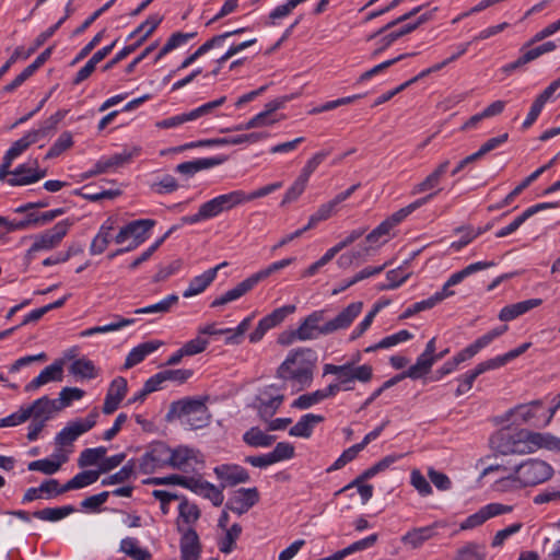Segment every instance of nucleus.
Masks as SVG:
<instances>
[{
  "label": "nucleus",
  "mask_w": 560,
  "mask_h": 560,
  "mask_svg": "<svg viewBox=\"0 0 560 560\" xmlns=\"http://www.w3.org/2000/svg\"><path fill=\"white\" fill-rule=\"evenodd\" d=\"M362 307V302H352L335 318L328 320L322 326L319 323L325 318V311H314L301 322L300 326L295 330H293V338H298L300 341H306L316 339L320 335L326 336L337 330L346 329L358 317Z\"/></svg>",
  "instance_id": "nucleus-1"
},
{
  "label": "nucleus",
  "mask_w": 560,
  "mask_h": 560,
  "mask_svg": "<svg viewBox=\"0 0 560 560\" xmlns=\"http://www.w3.org/2000/svg\"><path fill=\"white\" fill-rule=\"evenodd\" d=\"M315 353L312 349L292 350L278 366L276 376L284 383L298 386V390L308 387L313 381Z\"/></svg>",
  "instance_id": "nucleus-2"
},
{
  "label": "nucleus",
  "mask_w": 560,
  "mask_h": 560,
  "mask_svg": "<svg viewBox=\"0 0 560 560\" xmlns=\"http://www.w3.org/2000/svg\"><path fill=\"white\" fill-rule=\"evenodd\" d=\"M207 398L185 397L173 401L165 415L167 422L179 419L182 424L198 430L210 423L211 415L206 405Z\"/></svg>",
  "instance_id": "nucleus-3"
},
{
  "label": "nucleus",
  "mask_w": 560,
  "mask_h": 560,
  "mask_svg": "<svg viewBox=\"0 0 560 560\" xmlns=\"http://www.w3.org/2000/svg\"><path fill=\"white\" fill-rule=\"evenodd\" d=\"M361 360V354L358 353L352 362H346L341 365L327 363L324 365V375H336L337 382L341 390H353L354 381L361 383H369L373 377V368L370 364L355 365V362Z\"/></svg>",
  "instance_id": "nucleus-4"
},
{
  "label": "nucleus",
  "mask_w": 560,
  "mask_h": 560,
  "mask_svg": "<svg viewBox=\"0 0 560 560\" xmlns=\"http://www.w3.org/2000/svg\"><path fill=\"white\" fill-rule=\"evenodd\" d=\"M533 431L520 430L515 433L500 431L491 438L492 447L502 455H526L534 453Z\"/></svg>",
  "instance_id": "nucleus-5"
},
{
  "label": "nucleus",
  "mask_w": 560,
  "mask_h": 560,
  "mask_svg": "<svg viewBox=\"0 0 560 560\" xmlns=\"http://www.w3.org/2000/svg\"><path fill=\"white\" fill-rule=\"evenodd\" d=\"M524 488L540 485L553 476V468L545 460L529 458L514 467Z\"/></svg>",
  "instance_id": "nucleus-6"
},
{
  "label": "nucleus",
  "mask_w": 560,
  "mask_h": 560,
  "mask_svg": "<svg viewBox=\"0 0 560 560\" xmlns=\"http://www.w3.org/2000/svg\"><path fill=\"white\" fill-rule=\"evenodd\" d=\"M72 224V221L66 219L56 223L51 229L36 235L33 245L26 252V261L30 262L33 259V254L36 252L49 250L57 247L67 235Z\"/></svg>",
  "instance_id": "nucleus-7"
},
{
  "label": "nucleus",
  "mask_w": 560,
  "mask_h": 560,
  "mask_svg": "<svg viewBox=\"0 0 560 560\" xmlns=\"http://www.w3.org/2000/svg\"><path fill=\"white\" fill-rule=\"evenodd\" d=\"M97 417V410L93 409L84 419L70 421L55 438V443L59 446V450L72 446L80 435L89 432L96 424Z\"/></svg>",
  "instance_id": "nucleus-8"
},
{
  "label": "nucleus",
  "mask_w": 560,
  "mask_h": 560,
  "mask_svg": "<svg viewBox=\"0 0 560 560\" xmlns=\"http://www.w3.org/2000/svg\"><path fill=\"white\" fill-rule=\"evenodd\" d=\"M282 389L283 387L272 384L259 392L256 400L258 402V415L262 420L267 421L273 417L284 401Z\"/></svg>",
  "instance_id": "nucleus-9"
},
{
  "label": "nucleus",
  "mask_w": 560,
  "mask_h": 560,
  "mask_svg": "<svg viewBox=\"0 0 560 560\" xmlns=\"http://www.w3.org/2000/svg\"><path fill=\"white\" fill-rule=\"evenodd\" d=\"M165 466H167V445L164 442L152 443L138 460V468L144 475Z\"/></svg>",
  "instance_id": "nucleus-10"
},
{
  "label": "nucleus",
  "mask_w": 560,
  "mask_h": 560,
  "mask_svg": "<svg viewBox=\"0 0 560 560\" xmlns=\"http://www.w3.org/2000/svg\"><path fill=\"white\" fill-rule=\"evenodd\" d=\"M260 495L256 487L240 488L225 503V509L243 515L259 502Z\"/></svg>",
  "instance_id": "nucleus-11"
},
{
  "label": "nucleus",
  "mask_w": 560,
  "mask_h": 560,
  "mask_svg": "<svg viewBox=\"0 0 560 560\" xmlns=\"http://www.w3.org/2000/svg\"><path fill=\"white\" fill-rule=\"evenodd\" d=\"M140 153V148H133L132 151H124L114 154L107 159L97 161L94 167L82 174V179H88L93 176L106 173L110 168L120 167L131 161V159Z\"/></svg>",
  "instance_id": "nucleus-12"
},
{
  "label": "nucleus",
  "mask_w": 560,
  "mask_h": 560,
  "mask_svg": "<svg viewBox=\"0 0 560 560\" xmlns=\"http://www.w3.org/2000/svg\"><path fill=\"white\" fill-rule=\"evenodd\" d=\"M513 510L511 505H505L502 503H489L482 506L476 513L469 515L462 524L460 529H471L482 525L489 518L502 515L505 513H510Z\"/></svg>",
  "instance_id": "nucleus-13"
},
{
  "label": "nucleus",
  "mask_w": 560,
  "mask_h": 560,
  "mask_svg": "<svg viewBox=\"0 0 560 560\" xmlns=\"http://www.w3.org/2000/svg\"><path fill=\"white\" fill-rule=\"evenodd\" d=\"M217 478L221 481L222 489L245 483L250 480L248 471L236 464H222L213 469Z\"/></svg>",
  "instance_id": "nucleus-14"
},
{
  "label": "nucleus",
  "mask_w": 560,
  "mask_h": 560,
  "mask_svg": "<svg viewBox=\"0 0 560 560\" xmlns=\"http://www.w3.org/2000/svg\"><path fill=\"white\" fill-rule=\"evenodd\" d=\"M128 390L127 380L122 376L114 378L105 396L103 412L112 415L117 410Z\"/></svg>",
  "instance_id": "nucleus-15"
},
{
  "label": "nucleus",
  "mask_w": 560,
  "mask_h": 560,
  "mask_svg": "<svg viewBox=\"0 0 560 560\" xmlns=\"http://www.w3.org/2000/svg\"><path fill=\"white\" fill-rule=\"evenodd\" d=\"M438 523H433L423 527H415L402 535L400 541L410 549H419L438 535Z\"/></svg>",
  "instance_id": "nucleus-16"
},
{
  "label": "nucleus",
  "mask_w": 560,
  "mask_h": 560,
  "mask_svg": "<svg viewBox=\"0 0 560 560\" xmlns=\"http://www.w3.org/2000/svg\"><path fill=\"white\" fill-rule=\"evenodd\" d=\"M228 266L226 261L219 264L218 266L206 270L203 273L194 277L187 289L184 291V298H191L202 293L215 279L218 271Z\"/></svg>",
  "instance_id": "nucleus-17"
},
{
  "label": "nucleus",
  "mask_w": 560,
  "mask_h": 560,
  "mask_svg": "<svg viewBox=\"0 0 560 560\" xmlns=\"http://www.w3.org/2000/svg\"><path fill=\"white\" fill-rule=\"evenodd\" d=\"M180 560H199L201 544L197 532L189 527L183 532L179 541Z\"/></svg>",
  "instance_id": "nucleus-18"
},
{
  "label": "nucleus",
  "mask_w": 560,
  "mask_h": 560,
  "mask_svg": "<svg viewBox=\"0 0 560 560\" xmlns=\"http://www.w3.org/2000/svg\"><path fill=\"white\" fill-rule=\"evenodd\" d=\"M63 375V362L61 360L55 361L52 364L46 366L35 378H33L26 386L25 392L35 390L49 382H59Z\"/></svg>",
  "instance_id": "nucleus-19"
},
{
  "label": "nucleus",
  "mask_w": 560,
  "mask_h": 560,
  "mask_svg": "<svg viewBox=\"0 0 560 560\" xmlns=\"http://www.w3.org/2000/svg\"><path fill=\"white\" fill-rule=\"evenodd\" d=\"M225 156H212V158H202L196 159L192 161H187L178 164L175 171L185 176H194L196 173L214 167L217 165L225 162Z\"/></svg>",
  "instance_id": "nucleus-20"
},
{
  "label": "nucleus",
  "mask_w": 560,
  "mask_h": 560,
  "mask_svg": "<svg viewBox=\"0 0 560 560\" xmlns=\"http://www.w3.org/2000/svg\"><path fill=\"white\" fill-rule=\"evenodd\" d=\"M58 405L57 399H49L47 396H43L24 409L30 412V418L45 419L47 422L52 417V413L62 410Z\"/></svg>",
  "instance_id": "nucleus-21"
},
{
  "label": "nucleus",
  "mask_w": 560,
  "mask_h": 560,
  "mask_svg": "<svg viewBox=\"0 0 560 560\" xmlns=\"http://www.w3.org/2000/svg\"><path fill=\"white\" fill-rule=\"evenodd\" d=\"M541 299H529L506 305L500 311L499 318L502 322L513 320L516 317L527 313L528 311L541 305Z\"/></svg>",
  "instance_id": "nucleus-22"
},
{
  "label": "nucleus",
  "mask_w": 560,
  "mask_h": 560,
  "mask_svg": "<svg viewBox=\"0 0 560 560\" xmlns=\"http://www.w3.org/2000/svg\"><path fill=\"white\" fill-rule=\"evenodd\" d=\"M256 287L255 281L253 280L252 276L240 282L236 287L233 289L226 291L224 294L220 295L219 298L214 299L211 302V307H218L225 305L230 302H233L243 295H245L247 292L253 290Z\"/></svg>",
  "instance_id": "nucleus-23"
},
{
  "label": "nucleus",
  "mask_w": 560,
  "mask_h": 560,
  "mask_svg": "<svg viewBox=\"0 0 560 560\" xmlns=\"http://www.w3.org/2000/svg\"><path fill=\"white\" fill-rule=\"evenodd\" d=\"M162 346L161 341H147L132 348L127 354L124 369H131L135 365L141 363L149 354L158 350Z\"/></svg>",
  "instance_id": "nucleus-24"
},
{
  "label": "nucleus",
  "mask_w": 560,
  "mask_h": 560,
  "mask_svg": "<svg viewBox=\"0 0 560 560\" xmlns=\"http://www.w3.org/2000/svg\"><path fill=\"white\" fill-rule=\"evenodd\" d=\"M450 161L445 160L440 163L422 182L415 185L412 194H421L428 190L436 189L441 183L442 177L447 172Z\"/></svg>",
  "instance_id": "nucleus-25"
},
{
  "label": "nucleus",
  "mask_w": 560,
  "mask_h": 560,
  "mask_svg": "<svg viewBox=\"0 0 560 560\" xmlns=\"http://www.w3.org/2000/svg\"><path fill=\"white\" fill-rule=\"evenodd\" d=\"M56 460L49 458L33 460L28 464L27 468L32 471H40L46 475H52L57 472L61 465L68 460L67 454L62 453V450H58L57 453L52 454Z\"/></svg>",
  "instance_id": "nucleus-26"
},
{
  "label": "nucleus",
  "mask_w": 560,
  "mask_h": 560,
  "mask_svg": "<svg viewBox=\"0 0 560 560\" xmlns=\"http://www.w3.org/2000/svg\"><path fill=\"white\" fill-rule=\"evenodd\" d=\"M325 420L324 416L306 413L289 430L291 436L308 439L315 424Z\"/></svg>",
  "instance_id": "nucleus-27"
},
{
  "label": "nucleus",
  "mask_w": 560,
  "mask_h": 560,
  "mask_svg": "<svg viewBox=\"0 0 560 560\" xmlns=\"http://www.w3.org/2000/svg\"><path fill=\"white\" fill-rule=\"evenodd\" d=\"M441 189H436L435 191L419 198L415 200L413 202L409 203L408 206L399 209L398 211L394 212L390 217H388L386 220L389 222L390 226L394 228L397 224H399L401 221H404L409 214H411L413 211L429 202L433 197H435Z\"/></svg>",
  "instance_id": "nucleus-28"
},
{
  "label": "nucleus",
  "mask_w": 560,
  "mask_h": 560,
  "mask_svg": "<svg viewBox=\"0 0 560 560\" xmlns=\"http://www.w3.org/2000/svg\"><path fill=\"white\" fill-rule=\"evenodd\" d=\"M153 219H139L128 223L130 236L133 238L131 246H139L148 238V232L155 225Z\"/></svg>",
  "instance_id": "nucleus-29"
},
{
  "label": "nucleus",
  "mask_w": 560,
  "mask_h": 560,
  "mask_svg": "<svg viewBox=\"0 0 560 560\" xmlns=\"http://www.w3.org/2000/svg\"><path fill=\"white\" fill-rule=\"evenodd\" d=\"M243 441L250 447H269L276 441V435H269L258 427H252L243 434Z\"/></svg>",
  "instance_id": "nucleus-30"
},
{
  "label": "nucleus",
  "mask_w": 560,
  "mask_h": 560,
  "mask_svg": "<svg viewBox=\"0 0 560 560\" xmlns=\"http://www.w3.org/2000/svg\"><path fill=\"white\" fill-rule=\"evenodd\" d=\"M75 195L81 196L83 199L96 202L102 199H114L121 195L119 189H102L96 191L93 189V185H85L74 191Z\"/></svg>",
  "instance_id": "nucleus-31"
},
{
  "label": "nucleus",
  "mask_w": 560,
  "mask_h": 560,
  "mask_svg": "<svg viewBox=\"0 0 560 560\" xmlns=\"http://www.w3.org/2000/svg\"><path fill=\"white\" fill-rule=\"evenodd\" d=\"M119 550L132 560H150L152 558L151 552L148 549L139 547L138 540L133 537L121 539Z\"/></svg>",
  "instance_id": "nucleus-32"
},
{
  "label": "nucleus",
  "mask_w": 560,
  "mask_h": 560,
  "mask_svg": "<svg viewBox=\"0 0 560 560\" xmlns=\"http://www.w3.org/2000/svg\"><path fill=\"white\" fill-rule=\"evenodd\" d=\"M194 458V450L187 446H177L172 450L167 446V466L180 469Z\"/></svg>",
  "instance_id": "nucleus-33"
},
{
  "label": "nucleus",
  "mask_w": 560,
  "mask_h": 560,
  "mask_svg": "<svg viewBox=\"0 0 560 560\" xmlns=\"http://www.w3.org/2000/svg\"><path fill=\"white\" fill-rule=\"evenodd\" d=\"M73 512H75V508L73 505H63L59 508H45L43 510L35 511L32 515L42 521L57 522Z\"/></svg>",
  "instance_id": "nucleus-34"
},
{
  "label": "nucleus",
  "mask_w": 560,
  "mask_h": 560,
  "mask_svg": "<svg viewBox=\"0 0 560 560\" xmlns=\"http://www.w3.org/2000/svg\"><path fill=\"white\" fill-rule=\"evenodd\" d=\"M163 16L160 14L150 15L144 22H142L135 31H132L128 39H131L139 34L143 33L136 43H140V46L147 40V38L156 30L161 24Z\"/></svg>",
  "instance_id": "nucleus-35"
},
{
  "label": "nucleus",
  "mask_w": 560,
  "mask_h": 560,
  "mask_svg": "<svg viewBox=\"0 0 560 560\" xmlns=\"http://www.w3.org/2000/svg\"><path fill=\"white\" fill-rule=\"evenodd\" d=\"M494 261H477L474 264H470L463 268L462 270L453 273L446 281V287H453L458 283H460L465 278L469 277L470 275L478 272L480 270H485L487 268H490L494 266Z\"/></svg>",
  "instance_id": "nucleus-36"
},
{
  "label": "nucleus",
  "mask_w": 560,
  "mask_h": 560,
  "mask_svg": "<svg viewBox=\"0 0 560 560\" xmlns=\"http://www.w3.org/2000/svg\"><path fill=\"white\" fill-rule=\"evenodd\" d=\"M69 373L85 380H92L97 376L94 363L85 358L75 359L69 366Z\"/></svg>",
  "instance_id": "nucleus-37"
},
{
  "label": "nucleus",
  "mask_w": 560,
  "mask_h": 560,
  "mask_svg": "<svg viewBox=\"0 0 560 560\" xmlns=\"http://www.w3.org/2000/svg\"><path fill=\"white\" fill-rule=\"evenodd\" d=\"M37 141L38 139L36 137V133L30 130L22 138L13 142L10 149L4 153V155L8 156V160L14 161Z\"/></svg>",
  "instance_id": "nucleus-38"
},
{
  "label": "nucleus",
  "mask_w": 560,
  "mask_h": 560,
  "mask_svg": "<svg viewBox=\"0 0 560 560\" xmlns=\"http://www.w3.org/2000/svg\"><path fill=\"white\" fill-rule=\"evenodd\" d=\"M178 295L170 294L155 304L135 310L133 313L138 315L152 313L165 314L168 313L171 308L178 303Z\"/></svg>",
  "instance_id": "nucleus-39"
},
{
  "label": "nucleus",
  "mask_w": 560,
  "mask_h": 560,
  "mask_svg": "<svg viewBox=\"0 0 560 560\" xmlns=\"http://www.w3.org/2000/svg\"><path fill=\"white\" fill-rule=\"evenodd\" d=\"M136 468L137 462L129 459L117 472L104 478L101 483L102 486L122 483L135 475Z\"/></svg>",
  "instance_id": "nucleus-40"
},
{
  "label": "nucleus",
  "mask_w": 560,
  "mask_h": 560,
  "mask_svg": "<svg viewBox=\"0 0 560 560\" xmlns=\"http://www.w3.org/2000/svg\"><path fill=\"white\" fill-rule=\"evenodd\" d=\"M532 444L534 452L538 448L560 452V439L550 433L533 432Z\"/></svg>",
  "instance_id": "nucleus-41"
},
{
  "label": "nucleus",
  "mask_w": 560,
  "mask_h": 560,
  "mask_svg": "<svg viewBox=\"0 0 560 560\" xmlns=\"http://www.w3.org/2000/svg\"><path fill=\"white\" fill-rule=\"evenodd\" d=\"M295 312V305H284L282 307L273 310L270 314L266 315L260 319L261 324L267 330L280 325L288 315Z\"/></svg>",
  "instance_id": "nucleus-42"
},
{
  "label": "nucleus",
  "mask_w": 560,
  "mask_h": 560,
  "mask_svg": "<svg viewBox=\"0 0 560 560\" xmlns=\"http://www.w3.org/2000/svg\"><path fill=\"white\" fill-rule=\"evenodd\" d=\"M215 200L218 201L220 211L222 213L246 202L245 191L233 190L231 192L217 196Z\"/></svg>",
  "instance_id": "nucleus-43"
},
{
  "label": "nucleus",
  "mask_w": 560,
  "mask_h": 560,
  "mask_svg": "<svg viewBox=\"0 0 560 560\" xmlns=\"http://www.w3.org/2000/svg\"><path fill=\"white\" fill-rule=\"evenodd\" d=\"M487 550L485 545L469 542L457 552L454 560H486Z\"/></svg>",
  "instance_id": "nucleus-44"
},
{
  "label": "nucleus",
  "mask_w": 560,
  "mask_h": 560,
  "mask_svg": "<svg viewBox=\"0 0 560 560\" xmlns=\"http://www.w3.org/2000/svg\"><path fill=\"white\" fill-rule=\"evenodd\" d=\"M73 145V138L70 131H63L47 151L45 159H54L62 154Z\"/></svg>",
  "instance_id": "nucleus-45"
},
{
  "label": "nucleus",
  "mask_w": 560,
  "mask_h": 560,
  "mask_svg": "<svg viewBox=\"0 0 560 560\" xmlns=\"http://www.w3.org/2000/svg\"><path fill=\"white\" fill-rule=\"evenodd\" d=\"M295 261V258L294 257H290V258H284L282 260H279V261H275L272 264H270L268 267L255 272L252 275V278L253 280L255 281L256 285L267 279L268 277H270L272 273L290 266L291 264H293Z\"/></svg>",
  "instance_id": "nucleus-46"
},
{
  "label": "nucleus",
  "mask_w": 560,
  "mask_h": 560,
  "mask_svg": "<svg viewBox=\"0 0 560 560\" xmlns=\"http://www.w3.org/2000/svg\"><path fill=\"white\" fill-rule=\"evenodd\" d=\"M106 452L107 450L104 446L83 450L78 459L79 467L83 468L97 464L98 460L103 459Z\"/></svg>",
  "instance_id": "nucleus-47"
},
{
  "label": "nucleus",
  "mask_w": 560,
  "mask_h": 560,
  "mask_svg": "<svg viewBox=\"0 0 560 560\" xmlns=\"http://www.w3.org/2000/svg\"><path fill=\"white\" fill-rule=\"evenodd\" d=\"M242 533V526L234 523L229 529H226L225 536L219 541V550L223 553H230L235 547V541L238 539Z\"/></svg>",
  "instance_id": "nucleus-48"
},
{
  "label": "nucleus",
  "mask_w": 560,
  "mask_h": 560,
  "mask_svg": "<svg viewBox=\"0 0 560 560\" xmlns=\"http://www.w3.org/2000/svg\"><path fill=\"white\" fill-rule=\"evenodd\" d=\"M540 56H541V52L538 49V47L536 46L534 48H530V49L524 51L515 61L503 66L502 71L510 74L511 72H513L516 69L525 66L526 63L537 59Z\"/></svg>",
  "instance_id": "nucleus-49"
},
{
  "label": "nucleus",
  "mask_w": 560,
  "mask_h": 560,
  "mask_svg": "<svg viewBox=\"0 0 560 560\" xmlns=\"http://www.w3.org/2000/svg\"><path fill=\"white\" fill-rule=\"evenodd\" d=\"M308 179L303 177L302 175H299L298 178L294 180V183L288 188L285 191L283 199L281 201V206H285L288 203H291L304 192L306 186H307Z\"/></svg>",
  "instance_id": "nucleus-50"
},
{
  "label": "nucleus",
  "mask_w": 560,
  "mask_h": 560,
  "mask_svg": "<svg viewBox=\"0 0 560 560\" xmlns=\"http://www.w3.org/2000/svg\"><path fill=\"white\" fill-rule=\"evenodd\" d=\"M284 104V101H271L268 104H266L265 110L260 112L256 116H254V120L256 121L257 127H264L272 125L276 120L271 118V115L282 107Z\"/></svg>",
  "instance_id": "nucleus-51"
},
{
  "label": "nucleus",
  "mask_w": 560,
  "mask_h": 560,
  "mask_svg": "<svg viewBox=\"0 0 560 560\" xmlns=\"http://www.w3.org/2000/svg\"><path fill=\"white\" fill-rule=\"evenodd\" d=\"M494 488L497 491H500V492H512V491L523 489L524 486H523V483H521L515 469H513V472L498 479L494 482Z\"/></svg>",
  "instance_id": "nucleus-52"
},
{
  "label": "nucleus",
  "mask_w": 560,
  "mask_h": 560,
  "mask_svg": "<svg viewBox=\"0 0 560 560\" xmlns=\"http://www.w3.org/2000/svg\"><path fill=\"white\" fill-rule=\"evenodd\" d=\"M417 52H407V54H401L399 55L398 57L396 58H393V59H388L380 65H376L375 67H373L372 69L363 72L358 82H363V81H366L369 79H371L372 77L381 73L382 71H384L385 69L389 68L390 66L395 65L396 62L400 61V60H404L405 58L407 57H413L416 56Z\"/></svg>",
  "instance_id": "nucleus-53"
},
{
  "label": "nucleus",
  "mask_w": 560,
  "mask_h": 560,
  "mask_svg": "<svg viewBox=\"0 0 560 560\" xmlns=\"http://www.w3.org/2000/svg\"><path fill=\"white\" fill-rule=\"evenodd\" d=\"M336 211L337 209L330 202V200L320 205L317 211L310 217L308 223L305 225V228L307 230L315 228L319 222L329 219L334 213H336Z\"/></svg>",
  "instance_id": "nucleus-54"
},
{
  "label": "nucleus",
  "mask_w": 560,
  "mask_h": 560,
  "mask_svg": "<svg viewBox=\"0 0 560 560\" xmlns=\"http://www.w3.org/2000/svg\"><path fill=\"white\" fill-rule=\"evenodd\" d=\"M268 135L266 132H250V133H243L237 135L234 137L229 138H219V145H225V144H241V143H256L260 141L261 139L266 138Z\"/></svg>",
  "instance_id": "nucleus-55"
},
{
  "label": "nucleus",
  "mask_w": 560,
  "mask_h": 560,
  "mask_svg": "<svg viewBox=\"0 0 560 560\" xmlns=\"http://www.w3.org/2000/svg\"><path fill=\"white\" fill-rule=\"evenodd\" d=\"M178 511H179V517L183 518V521L186 524L195 523L200 517L199 508L194 503H189L185 497L182 498V501L178 506Z\"/></svg>",
  "instance_id": "nucleus-56"
},
{
  "label": "nucleus",
  "mask_w": 560,
  "mask_h": 560,
  "mask_svg": "<svg viewBox=\"0 0 560 560\" xmlns=\"http://www.w3.org/2000/svg\"><path fill=\"white\" fill-rule=\"evenodd\" d=\"M361 451L362 447L358 443L345 450L342 454L334 462V464L329 468H327V472H331L342 468L348 463L352 462Z\"/></svg>",
  "instance_id": "nucleus-57"
},
{
  "label": "nucleus",
  "mask_w": 560,
  "mask_h": 560,
  "mask_svg": "<svg viewBox=\"0 0 560 560\" xmlns=\"http://www.w3.org/2000/svg\"><path fill=\"white\" fill-rule=\"evenodd\" d=\"M331 153V149L322 150L315 153L304 165L300 175L310 179L311 175L316 171V168L325 161V159Z\"/></svg>",
  "instance_id": "nucleus-58"
},
{
  "label": "nucleus",
  "mask_w": 560,
  "mask_h": 560,
  "mask_svg": "<svg viewBox=\"0 0 560 560\" xmlns=\"http://www.w3.org/2000/svg\"><path fill=\"white\" fill-rule=\"evenodd\" d=\"M540 176V172H533L524 178L501 202L498 208L509 206L524 189Z\"/></svg>",
  "instance_id": "nucleus-59"
},
{
  "label": "nucleus",
  "mask_w": 560,
  "mask_h": 560,
  "mask_svg": "<svg viewBox=\"0 0 560 560\" xmlns=\"http://www.w3.org/2000/svg\"><path fill=\"white\" fill-rule=\"evenodd\" d=\"M322 400H324L323 393L320 389H317L313 393L299 396L292 402V407L304 410L312 407L313 405L320 402Z\"/></svg>",
  "instance_id": "nucleus-60"
},
{
  "label": "nucleus",
  "mask_w": 560,
  "mask_h": 560,
  "mask_svg": "<svg viewBox=\"0 0 560 560\" xmlns=\"http://www.w3.org/2000/svg\"><path fill=\"white\" fill-rule=\"evenodd\" d=\"M84 396V390L78 387H65L59 393V408L63 409L71 405L73 400H79Z\"/></svg>",
  "instance_id": "nucleus-61"
},
{
  "label": "nucleus",
  "mask_w": 560,
  "mask_h": 560,
  "mask_svg": "<svg viewBox=\"0 0 560 560\" xmlns=\"http://www.w3.org/2000/svg\"><path fill=\"white\" fill-rule=\"evenodd\" d=\"M269 454L273 464L291 459L294 456V446L289 442H279Z\"/></svg>",
  "instance_id": "nucleus-62"
},
{
  "label": "nucleus",
  "mask_w": 560,
  "mask_h": 560,
  "mask_svg": "<svg viewBox=\"0 0 560 560\" xmlns=\"http://www.w3.org/2000/svg\"><path fill=\"white\" fill-rule=\"evenodd\" d=\"M381 310V304H375L373 308L365 315L363 320L354 328L350 335V340L361 337L372 325L374 317Z\"/></svg>",
  "instance_id": "nucleus-63"
},
{
  "label": "nucleus",
  "mask_w": 560,
  "mask_h": 560,
  "mask_svg": "<svg viewBox=\"0 0 560 560\" xmlns=\"http://www.w3.org/2000/svg\"><path fill=\"white\" fill-rule=\"evenodd\" d=\"M410 483L422 497H427L432 493V487L430 482L418 469L411 471Z\"/></svg>",
  "instance_id": "nucleus-64"
}]
</instances>
